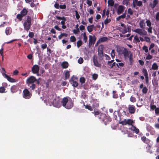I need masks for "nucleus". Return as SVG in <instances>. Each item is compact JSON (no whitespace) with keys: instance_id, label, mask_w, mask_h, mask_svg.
Listing matches in <instances>:
<instances>
[{"instance_id":"f257e3e1","label":"nucleus","mask_w":159,"mask_h":159,"mask_svg":"<svg viewBox=\"0 0 159 159\" xmlns=\"http://www.w3.org/2000/svg\"><path fill=\"white\" fill-rule=\"evenodd\" d=\"M61 103L63 107L67 109L71 108L73 106V102L70 98L68 99L67 97L62 98Z\"/></svg>"},{"instance_id":"f03ea898","label":"nucleus","mask_w":159,"mask_h":159,"mask_svg":"<svg viewBox=\"0 0 159 159\" xmlns=\"http://www.w3.org/2000/svg\"><path fill=\"white\" fill-rule=\"evenodd\" d=\"M48 101L50 102L52 105L54 107H59L60 106V101L58 98L55 96L54 94H52L49 97Z\"/></svg>"},{"instance_id":"7ed1b4c3","label":"nucleus","mask_w":159,"mask_h":159,"mask_svg":"<svg viewBox=\"0 0 159 159\" xmlns=\"http://www.w3.org/2000/svg\"><path fill=\"white\" fill-rule=\"evenodd\" d=\"M31 20L30 16H26V19L25 20L23 23L24 29L26 31H28L32 25Z\"/></svg>"},{"instance_id":"20e7f679","label":"nucleus","mask_w":159,"mask_h":159,"mask_svg":"<svg viewBox=\"0 0 159 159\" xmlns=\"http://www.w3.org/2000/svg\"><path fill=\"white\" fill-rule=\"evenodd\" d=\"M121 26L122 28H120L121 31L123 34H125L127 32L131 31V26L127 25H125L123 23H121Z\"/></svg>"},{"instance_id":"39448f33","label":"nucleus","mask_w":159,"mask_h":159,"mask_svg":"<svg viewBox=\"0 0 159 159\" xmlns=\"http://www.w3.org/2000/svg\"><path fill=\"white\" fill-rule=\"evenodd\" d=\"M23 97L26 99L30 98L32 95V94L30 91L27 89H25L23 91Z\"/></svg>"},{"instance_id":"423d86ee","label":"nucleus","mask_w":159,"mask_h":159,"mask_svg":"<svg viewBox=\"0 0 159 159\" xmlns=\"http://www.w3.org/2000/svg\"><path fill=\"white\" fill-rule=\"evenodd\" d=\"M78 78L76 77L72 76L70 80V82L72 84V86L74 87H77L78 85V83L77 82Z\"/></svg>"},{"instance_id":"0eeeda50","label":"nucleus","mask_w":159,"mask_h":159,"mask_svg":"<svg viewBox=\"0 0 159 159\" xmlns=\"http://www.w3.org/2000/svg\"><path fill=\"white\" fill-rule=\"evenodd\" d=\"M134 32L139 34L140 35H147V33L145 30L140 29H137L134 30Z\"/></svg>"},{"instance_id":"6e6552de","label":"nucleus","mask_w":159,"mask_h":159,"mask_svg":"<svg viewBox=\"0 0 159 159\" xmlns=\"http://www.w3.org/2000/svg\"><path fill=\"white\" fill-rule=\"evenodd\" d=\"M98 57L96 55H94L93 57V60L94 65L96 67L101 68L102 66L101 64L98 62Z\"/></svg>"},{"instance_id":"1a4fd4ad","label":"nucleus","mask_w":159,"mask_h":159,"mask_svg":"<svg viewBox=\"0 0 159 159\" xmlns=\"http://www.w3.org/2000/svg\"><path fill=\"white\" fill-rule=\"evenodd\" d=\"M89 46L90 47L91 46L92 44H94L96 42V38L95 35L92 36L91 35L89 36Z\"/></svg>"},{"instance_id":"9d476101","label":"nucleus","mask_w":159,"mask_h":159,"mask_svg":"<svg viewBox=\"0 0 159 159\" xmlns=\"http://www.w3.org/2000/svg\"><path fill=\"white\" fill-rule=\"evenodd\" d=\"M36 80V78L34 76H31L28 78L26 82L27 84H34Z\"/></svg>"},{"instance_id":"9b49d317","label":"nucleus","mask_w":159,"mask_h":159,"mask_svg":"<svg viewBox=\"0 0 159 159\" xmlns=\"http://www.w3.org/2000/svg\"><path fill=\"white\" fill-rule=\"evenodd\" d=\"M104 48L103 45H100L98 48V55L100 58H102L103 56V50Z\"/></svg>"},{"instance_id":"f8f14e48","label":"nucleus","mask_w":159,"mask_h":159,"mask_svg":"<svg viewBox=\"0 0 159 159\" xmlns=\"http://www.w3.org/2000/svg\"><path fill=\"white\" fill-rule=\"evenodd\" d=\"M32 71L33 73L37 74L39 75V66L37 65H34L32 68Z\"/></svg>"},{"instance_id":"ddd939ff","label":"nucleus","mask_w":159,"mask_h":159,"mask_svg":"<svg viewBox=\"0 0 159 159\" xmlns=\"http://www.w3.org/2000/svg\"><path fill=\"white\" fill-rule=\"evenodd\" d=\"M125 7L123 6L120 5L118 7L117 10V13L118 15H120L123 13Z\"/></svg>"},{"instance_id":"4468645a","label":"nucleus","mask_w":159,"mask_h":159,"mask_svg":"<svg viewBox=\"0 0 159 159\" xmlns=\"http://www.w3.org/2000/svg\"><path fill=\"white\" fill-rule=\"evenodd\" d=\"M123 52V55L125 59H128L131 53H132L130 51H128L127 48Z\"/></svg>"},{"instance_id":"2eb2a0df","label":"nucleus","mask_w":159,"mask_h":159,"mask_svg":"<svg viewBox=\"0 0 159 159\" xmlns=\"http://www.w3.org/2000/svg\"><path fill=\"white\" fill-rule=\"evenodd\" d=\"M129 112L131 114H134L135 111V108L133 105H129L128 107Z\"/></svg>"},{"instance_id":"dca6fc26","label":"nucleus","mask_w":159,"mask_h":159,"mask_svg":"<svg viewBox=\"0 0 159 159\" xmlns=\"http://www.w3.org/2000/svg\"><path fill=\"white\" fill-rule=\"evenodd\" d=\"M104 123L105 125H106L107 124V122H111V119L108 116H106L105 114V116L104 117Z\"/></svg>"},{"instance_id":"f3484780","label":"nucleus","mask_w":159,"mask_h":159,"mask_svg":"<svg viewBox=\"0 0 159 159\" xmlns=\"http://www.w3.org/2000/svg\"><path fill=\"white\" fill-rule=\"evenodd\" d=\"M4 76L5 77L7 78V80L10 82L14 83L16 81L15 79L11 78L6 74H5Z\"/></svg>"},{"instance_id":"a211bd4d","label":"nucleus","mask_w":159,"mask_h":159,"mask_svg":"<svg viewBox=\"0 0 159 159\" xmlns=\"http://www.w3.org/2000/svg\"><path fill=\"white\" fill-rule=\"evenodd\" d=\"M141 139L144 143L146 144H148V143H150V140L148 139H147L145 136H143L142 137Z\"/></svg>"},{"instance_id":"6ab92c4d","label":"nucleus","mask_w":159,"mask_h":159,"mask_svg":"<svg viewBox=\"0 0 159 159\" xmlns=\"http://www.w3.org/2000/svg\"><path fill=\"white\" fill-rule=\"evenodd\" d=\"M23 16L20 14H18L16 16V19H15L16 22L20 21L22 20Z\"/></svg>"},{"instance_id":"aec40b11","label":"nucleus","mask_w":159,"mask_h":159,"mask_svg":"<svg viewBox=\"0 0 159 159\" xmlns=\"http://www.w3.org/2000/svg\"><path fill=\"white\" fill-rule=\"evenodd\" d=\"M95 28V27L94 25H92L88 26L87 27V29L89 33L91 32L93 30V29Z\"/></svg>"},{"instance_id":"412c9836","label":"nucleus","mask_w":159,"mask_h":159,"mask_svg":"<svg viewBox=\"0 0 159 159\" xmlns=\"http://www.w3.org/2000/svg\"><path fill=\"white\" fill-rule=\"evenodd\" d=\"M126 48L124 47H121L119 48H117V51L119 52L120 54H123V52L126 49Z\"/></svg>"},{"instance_id":"4be33fe9","label":"nucleus","mask_w":159,"mask_h":159,"mask_svg":"<svg viewBox=\"0 0 159 159\" xmlns=\"http://www.w3.org/2000/svg\"><path fill=\"white\" fill-rule=\"evenodd\" d=\"M61 65L63 68L66 69L68 67L69 64L67 61H64L61 63Z\"/></svg>"},{"instance_id":"5701e85b","label":"nucleus","mask_w":159,"mask_h":159,"mask_svg":"<svg viewBox=\"0 0 159 159\" xmlns=\"http://www.w3.org/2000/svg\"><path fill=\"white\" fill-rule=\"evenodd\" d=\"M28 12V10L25 8H24L20 11V14L24 17L26 15Z\"/></svg>"},{"instance_id":"b1692460","label":"nucleus","mask_w":159,"mask_h":159,"mask_svg":"<svg viewBox=\"0 0 159 159\" xmlns=\"http://www.w3.org/2000/svg\"><path fill=\"white\" fill-rule=\"evenodd\" d=\"M139 25L141 28L144 29L145 26V23L144 22L143 20H140L139 22Z\"/></svg>"},{"instance_id":"393cba45","label":"nucleus","mask_w":159,"mask_h":159,"mask_svg":"<svg viewBox=\"0 0 159 159\" xmlns=\"http://www.w3.org/2000/svg\"><path fill=\"white\" fill-rule=\"evenodd\" d=\"M12 32V30L10 27H7L5 30V33L7 35L10 34Z\"/></svg>"},{"instance_id":"a878e982","label":"nucleus","mask_w":159,"mask_h":159,"mask_svg":"<svg viewBox=\"0 0 159 159\" xmlns=\"http://www.w3.org/2000/svg\"><path fill=\"white\" fill-rule=\"evenodd\" d=\"M158 1H153V3H150L149 4V6L152 9L154 8L156 5L157 4Z\"/></svg>"},{"instance_id":"bb28decb","label":"nucleus","mask_w":159,"mask_h":159,"mask_svg":"<svg viewBox=\"0 0 159 159\" xmlns=\"http://www.w3.org/2000/svg\"><path fill=\"white\" fill-rule=\"evenodd\" d=\"M98 116V119L100 120H102V121H104V117L105 116V114L101 113Z\"/></svg>"},{"instance_id":"cd10ccee","label":"nucleus","mask_w":159,"mask_h":159,"mask_svg":"<svg viewBox=\"0 0 159 159\" xmlns=\"http://www.w3.org/2000/svg\"><path fill=\"white\" fill-rule=\"evenodd\" d=\"M28 86L32 90H34L36 88V85L34 84H27Z\"/></svg>"},{"instance_id":"c85d7f7f","label":"nucleus","mask_w":159,"mask_h":159,"mask_svg":"<svg viewBox=\"0 0 159 159\" xmlns=\"http://www.w3.org/2000/svg\"><path fill=\"white\" fill-rule=\"evenodd\" d=\"M132 127H133V129H132V130L135 132L137 134L139 133V129L137 128L136 127L133 125H132Z\"/></svg>"},{"instance_id":"c756f323","label":"nucleus","mask_w":159,"mask_h":159,"mask_svg":"<svg viewBox=\"0 0 159 159\" xmlns=\"http://www.w3.org/2000/svg\"><path fill=\"white\" fill-rule=\"evenodd\" d=\"M126 122L127 125H131L132 126V125H133L132 124L134 123L133 120L130 119H129L128 120L126 119Z\"/></svg>"},{"instance_id":"7c9ffc66","label":"nucleus","mask_w":159,"mask_h":159,"mask_svg":"<svg viewBox=\"0 0 159 159\" xmlns=\"http://www.w3.org/2000/svg\"><path fill=\"white\" fill-rule=\"evenodd\" d=\"M11 90L12 93H15L17 91V87L16 85H13L11 86Z\"/></svg>"},{"instance_id":"2f4dec72","label":"nucleus","mask_w":159,"mask_h":159,"mask_svg":"<svg viewBox=\"0 0 159 159\" xmlns=\"http://www.w3.org/2000/svg\"><path fill=\"white\" fill-rule=\"evenodd\" d=\"M152 68L154 70H157L158 68V66L156 63H153L152 66Z\"/></svg>"},{"instance_id":"473e14b6","label":"nucleus","mask_w":159,"mask_h":159,"mask_svg":"<svg viewBox=\"0 0 159 159\" xmlns=\"http://www.w3.org/2000/svg\"><path fill=\"white\" fill-rule=\"evenodd\" d=\"M92 106L94 108H95L99 106V104L97 101H94Z\"/></svg>"},{"instance_id":"72a5a7b5","label":"nucleus","mask_w":159,"mask_h":159,"mask_svg":"<svg viewBox=\"0 0 159 159\" xmlns=\"http://www.w3.org/2000/svg\"><path fill=\"white\" fill-rule=\"evenodd\" d=\"M128 58L129 59V61L130 63V64L132 65L134 61L133 59V55L132 53H131Z\"/></svg>"},{"instance_id":"f704fd0d","label":"nucleus","mask_w":159,"mask_h":159,"mask_svg":"<svg viewBox=\"0 0 159 159\" xmlns=\"http://www.w3.org/2000/svg\"><path fill=\"white\" fill-rule=\"evenodd\" d=\"M65 80L68 79L70 76V74L69 71H66L65 74Z\"/></svg>"},{"instance_id":"c9c22d12","label":"nucleus","mask_w":159,"mask_h":159,"mask_svg":"<svg viewBox=\"0 0 159 159\" xmlns=\"http://www.w3.org/2000/svg\"><path fill=\"white\" fill-rule=\"evenodd\" d=\"M119 113L118 111H115L113 113V118L115 119L116 120H117V114H118Z\"/></svg>"},{"instance_id":"e433bc0d","label":"nucleus","mask_w":159,"mask_h":159,"mask_svg":"<svg viewBox=\"0 0 159 159\" xmlns=\"http://www.w3.org/2000/svg\"><path fill=\"white\" fill-rule=\"evenodd\" d=\"M107 39L108 38L107 37H103L101 38L100 39H99V40L101 43V42H104L107 41Z\"/></svg>"},{"instance_id":"4c0bfd02","label":"nucleus","mask_w":159,"mask_h":159,"mask_svg":"<svg viewBox=\"0 0 159 159\" xmlns=\"http://www.w3.org/2000/svg\"><path fill=\"white\" fill-rule=\"evenodd\" d=\"M142 72L143 74V75L145 77L146 76H148L147 71L146 69L145 68H143L142 70Z\"/></svg>"},{"instance_id":"58836bf2","label":"nucleus","mask_w":159,"mask_h":159,"mask_svg":"<svg viewBox=\"0 0 159 159\" xmlns=\"http://www.w3.org/2000/svg\"><path fill=\"white\" fill-rule=\"evenodd\" d=\"M88 39L86 35L85 32L83 33V40L84 42L86 43L87 42Z\"/></svg>"},{"instance_id":"ea45409f","label":"nucleus","mask_w":159,"mask_h":159,"mask_svg":"<svg viewBox=\"0 0 159 159\" xmlns=\"http://www.w3.org/2000/svg\"><path fill=\"white\" fill-rule=\"evenodd\" d=\"M84 105L85 106V108L88 109L89 110L92 111L93 110V107L89 105Z\"/></svg>"},{"instance_id":"a19ab883","label":"nucleus","mask_w":159,"mask_h":159,"mask_svg":"<svg viewBox=\"0 0 159 159\" xmlns=\"http://www.w3.org/2000/svg\"><path fill=\"white\" fill-rule=\"evenodd\" d=\"M113 97L114 98H118V96L117 94L116 93V92L115 91H113Z\"/></svg>"},{"instance_id":"79ce46f5","label":"nucleus","mask_w":159,"mask_h":159,"mask_svg":"<svg viewBox=\"0 0 159 159\" xmlns=\"http://www.w3.org/2000/svg\"><path fill=\"white\" fill-rule=\"evenodd\" d=\"M82 44V41L81 40H79L77 42V45L78 48L80 47Z\"/></svg>"},{"instance_id":"37998d69","label":"nucleus","mask_w":159,"mask_h":159,"mask_svg":"<svg viewBox=\"0 0 159 159\" xmlns=\"http://www.w3.org/2000/svg\"><path fill=\"white\" fill-rule=\"evenodd\" d=\"M111 21L110 19H108V16H107V18L105 20L104 23L105 25L107 24L108 23H110Z\"/></svg>"},{"instance_id":"c03bdc74","label":"nucleus","mask_w":159,"mask_h":159,"mask_svg":"<svg viewBox=\"0 0 159 159\" xmlns=\"http://www.w3.org/2000/svg\"><path fill=\"white\" fill-rule=\"evenodd\" d=\"M70 41L72 42H74L75 41L76 39L75 37L74 36H72L70 37Z\"/></svg>"},{"instance_id":"a18cd8bd","label":"nucleus","mask_w":159,"mask_h":159,"mask_svg":"<svg viewBox=\"0 0 159 159\" xmlns=\"http://www.w3.org/2000/svg\"><path fill=\"white\" fill-rule=\"evenodd\" d=\"M85 81V79L84 77H81L80 79V82L82 84L84 83Z\"/></svg>"},{"instance_id":"49530a36","label":"nucleus","mask_w":159,"mask_h":159,"mask_svg":"<svg viewBox=\"0 0 159 159\" xmlns=\"http://www.w3.org/2000/svg\"><path fill=\"white\" fill-rule=\"evenodd\" d=\"M98 75L96 74H94L92 75V78L93 80H96L98 78Z\"/></svg>"},{"instance_id":"de8ad7c7","label":"nucleus","mask_w":159,"mask_h":159,"mask_svg":"<svg viewBox=\"0 0 159 159\" xmlns=\"http://www.w3.org/2000/svg\"><path fill=\"white\" fill-rule=\"evenodd\" d=\"M108 3L110 6H113L114 3V1H108Z\"/></svg>"},{"instance_id":"09e8293b","label":"nucleus","mask_w":159,"mask_h":159,"mask_svg":"<svg viewBox=\"0 0 159 159\" xmlns=\"http://www.w3.org/2000/svg\"><path fill=\"white\" fill-rule=\"evenodd\" d=\"M130 101L133 102H134L136 101V98L133 96H131L130 98Z\"/></svg>"},{"instance_id":"8fccbe9b","label":"nucleus","mask_w":159,"mask_h":159,"mask_svg":"<svg viewBox=\"0 0 159 159\" xmlns=\"http://www.w3.org/2000/svg\"><path fill=\"white\" fill-rule=\"evenodd\" d=\"M148 89L146 87H144L142 91V92L144 94H145L147 93L148 91Z\"/></svg>"},{"instance_id":"3c124183","label":"nucleus","mask_w":159,"mask_h":159,"mask_svg":"<svg viewBox=\"0 0 159 159\" xmlns=\"http://www.w3.org/2000/svg\"><path fill=\"white\" fill-rule=\"evenodd\" d=\"M127 11L128 14H129L130 15H132L133 14V11L130 8H129L128 9Z\"/></svg>"},{"instance_id":"603ef678","label":"nucleus","mask_w":159,"mask_h":159,"mask_svg":"<svg viewBox=\"0 0 159 159\" xmlns=\"http://www.w3.org/2000/svg\"><path fill=\"white\" fill-rule=\"evenodd\" d=\"M120 124H121L122 125H127L126 122V119H124L123 121H121L119 122Z\"/></svg>"},{"instance_id":"864d4df0","label":"nucleus","mask_w":159,"mask_h":159,"mask_svg":"<svg viewBox=\"0 0 159 159\" xmlns=\"http://www.w3.org/2000/svg\"><path fill=\"white\" fill-rule=\"evenodd\" d=\"M115 50L112 49L111 52V56L112 58H114L115 56Z\"/></svg>"},{"instance_id":"5fc2aeb1","label":"nucleus","mask_w":159,"mask_h":159,"mask_svg":"<svg viewBox=\"0 0 159 159\" xmlns=\"http://www.w3.org/2000/svg\"><path fill=\"white\" fill-rule=\"evenodd\" d=\"M143 49L144 50L145 52L146 53L148 52V48L146 46H144L143 47Z\"/></svg>"},{"instance_id":"6e6d98bb","label":"nucleus","mask_w":159,"mask_h":159,"mask_svg":"<svg viewBox=\"0 0 159 159\" xmlns=\"http://www.w3.org/2000/svg\"><path fill=\"white\" fill-rule=\"evenodd\" d=\"M101 113V112L99 111H96L92 112V113H93L95 116L99 115Z\"/></svg>"},{"instance_id":"4d7b16f0","label":"nucleus","mask_w":159,"mask_h":159,"mask_svg":"<svg viewBox=\"0 0 159 159\" xmlns=\"http://www.w3.org/2000/svg\"><path fill=\"white\" fill-rule=\"evenodd\" d=\"M5 89L4 87H0V93H3L5 92Z\"/></svg>"},{"instance_id":"13d9d810","label":"nucleus","mask_w":159,"mask_h":159,"mask_svg":"<svg viewBox=\"0 0 159 159\" xmlns=\"http://www.w3.org/2000/svg\"><path fill=\"white\" fill-rule=\"evenodd\" d=\"M29 36L31 38H32L34 36V34L33 32H30L28 34Z\"/></svg>"},{"instance_id":"bf43d9fd","label":"nucleus","mask_w":159,"mask_h":159,"mask_svg":"<svg viewBox=\"0 0 159 159\" xmlns=\"http://www.w3.org/2000/svg\"><path fill=\"white\" fill-rule=\"evenodd\" d=\"M80 30L79 28L77 29H74L73 30V33L75 34H77L78 33L80 32Z\"/></svg>"},{"instance_id":"052dcab7","label":"nucleus","mask_w":159,"mask_h":159,"mask_svg":"<svg viewBox=\"0 0 159 159\" xmlns=\"http://www.w3.org/2000/svg\"><path fill=\"white\" fill-rule=\"evenodd\" d=\"M155 113L156 115H159V107H157L156 108L155 110Z\"/></svg>"},{"instance_id":"680f3d73","label":"nucleus","mask_w":159,"mask_h":159,"mask_svg":"<svg viewBox=\"0 0 159 159\" xmlns=\"http://www.w3.org/2000/svg\"><path fill=\"white\" fill-rule=\"evenodd\" d=\"M84 60L82 58L80 57L78 60V62L80 64H81L83 62Z\"/></svg>"},{"instance_id":"e2e57ef3","label":"nucleus","mask_w":159,"mask_h":159,"mask_svg":"<svg viewBox=\"0 0 159 159\" xmlns=\"http://www.w3.org/2000/svg\"><path fill=\"white\" fill-rule=\"evenodd\" d=\"M146 22V24H147V25L149 27H151V23L150 20H147Z\"/></svg>"},{"instance_id":"0e129e2a","label":"nucleus","mask_w":159,"mask_h":159,"mask_svg":"<svg viewBox=\"0 0 159 159\" xmlns=\"http://www.w3.org/2000/svg\"><path fill=\"white\" fill-rule=\"evenodd\" d=\"M75 16L77 19H79L80 18V16L78 13L77 11H75Z\"/></svg>"},{"instance_id":"69168bd1","label":"nucleus","mask_w":159,"mask_h":159,"mask_svg":"<svg viewBox=\"0 0 159 159\" xmlns=\"http://www.w3.org/2000/svg\"><path fill=\"white\" fill-rule=\"evenodd\" d=\"M136 4H137V6H140L142 5V2L140 1H139L138 2L136 1Z\"/></svg>"},{"instance_id":"338daca9","label":"nucleus","mask_w":159,"mask_h":159,"mask_svg":"<svg viewBox=\"0 0 159 159\" xmlns=\"http://www.w3.org/2000/svg\"><path fill=\"white\" fill-rule=\"evenodd\" d=\"M157 108V107L156 105H150L151 109L152 110H153L154 109H155V110L156 108Z\"/></svg>"},{"instance_id":"774afa93","label":"nucleus","mask_w":159,"mask_h":159,"mask_svg":"<svg viewBox=\"0 0 159 159\" xmlns=\"http://www.w3.org/2000/svg\"><path fill=\"white\" fill-rule=\"evenodd\" d=\"M156 19L157 20L159 21V12H157L156 16Z\"/></svg>"}]
</instances>
